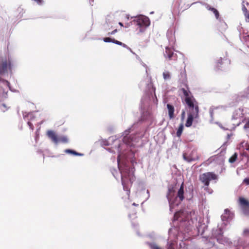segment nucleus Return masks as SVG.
<instances>
[{"label":"nucleus","instance_id":"nucleus-1","mask_svg":"<svg viewBox=\"0 0 249 249\" xmlns=\"http://www.w3.org/2000/svg\"><path fill=\"white\" fill-rule=\"evenodd\" d=\"M181 90L185 96V101L189 108L188 117L185 123V126L188 127L192 125L194 119L199 117V107L194 97L189 96V92L184 88H182Z\"/></svg>","mask_w":249,"mask_h":249},{"label":"nucleus","instance_id":"nucleus-2","mask_svg":"<svg viewBox=\"0 0 249 249\" xmlns=\"http://www.w3.org/2000/svg\"><path fill=\"white\" fill-rule=\"evenodd\" d=\"M175 194L176 191L175 187L173 186H169L168 189L166 197L168 200L171 209L173 208L174 205L178 206L179 205L184 199L183 182L181 183L176 195H175Z\"/></svg>","mask_w":249,"mask_h":249},{"label":"nucleus","instance_id":"nucleus-3","mask_svg":"<svg viewBox=\"0 0 249 249\" xmlns=\"http://www.w3.org/2000/svg\"><path fill=\"white\" fill-rule=\"evenodd\" d=\"M121 173L122 183L124 189L126 191L129 190V183L131 185L133 180V176L130 175L129 168H125L124 170H122L119 168Z\"/></svg>","mask_w":249,"mask_h":249},{"label":"nucleus","instance_id":"nucleus-4","mask_svg":"<svg viewBox=\"0 0 249 249\" xmlns=\"http://www.w3.org/2000/svg\"><path fill=\"white\" fill-rule=\"evenodd\" d=\"M47 135L51 141L56 144L60 142L66 143L69 142L68 138L66 136L63 135L58 136L53 130L48 131Z\"/></svg>","mask_w":249,"mask_h":249},{"label":"nucleus","instance_id":"nucleus-5","mask_svg":"<svg viewBox=\"0 0 249 249\" xmlns=\"http://www.w3.org/2000/svg\"><path fill=\"white\" fill-rule=\"evenodd\" d=\"M217 176L213 172H206L199 176V179L205 186L208 187L210 181L212 180H216Z\"/></svg>","mask_w":249,"mask_h":249},{"label":"nucleus","instance_id":"nucleus-6","mask_svg":"<svg viewBox=\"0 0 249 249\" xmlns=\"http://www.w3.org/2000/svg\"><path fill=\"white\" fill-rule=\"evenodd\" d=\"M135 23L140 28V32L143 31V29L148 27L150 23L149 19L146 16L139 17L137 19L134 20Z\"/></svg>","mask_w":249,"mask_h":249},{"label":"nucleus","instance_id":"nucleus-7","mask_svg":"<svg viewBox=\"0 0 249 249\" xmlns=\"http://www.w3.org/2000/svg\"><path fill=\"white\" fill-rule=\"evenodd\" d=\"M11 61L9 58L1 59L0 60V75L5 73L8 69H11Z\"/></svg>","mask_w":249,"mask_h":249},{"label":"nucleus","instance_id":"nucleus-8","mask_svg":"<svg viewBox=\"0 0 249 249\" xmlns=\"http://www.w3.org/2000/svg\"><path fill=\"white\" fill-rule=\"evenodd\" d=\"M239 204L243 213L246 214H249V201L245 198L240 197L239 198Z\"/></svg>","mask_w":249,"mask_h":249},{"label":"nucleus","instance_id":"nucleus-9","mask_svg":"<svg viewBox=\"0 0 249 249\" xmlns=\"http://www.w3.org/2000/svg\"><path fill=\"white\" fill-rule=\"evenodd\" d=\"M164 56L167 57L169 60H176L177 59V55L175 53L172 49L168 47L165 48Z\"/></svg>","mask_w":249,"mask_h":249},{"label":"nucleus","instance_id":"nucleus-10","mask_svg":"<svg viewBox=\"0 0 249 249\" xmlns=\"http://www.w3.org/2000/svg\"><path fill=\"white\" fill-rule=\"evenodd\" d=\"M196 154V152L194 150L192 151L191 154L188 156L187 155L186 153H183V158L184 160H186L188 162L195 161L196 160H197L198 158L197 155L195 156Z\"/></svg>","mask_w":249,"mask_h":249},{"label":"nucleus","instance_id":"nucleus-11","mask_svg":"<svg viewBox=\"0 0 249 249\" xmlns=\"http://www.w3.org/2000/svg\"><path fill=\"white\" fill-rule=\"evenodd\" d=\"M224 62L222 58H218L215 63V70L217 71L219 70H224L225 66H224Z\"/></svg>","mask_w":249,"mask_h":249},{"label":"nucleus","instance_id":"nucleus-12","mask_svg":"<svg viewBox=\"0 0 249 249\" xmlns=\"http://www.w3.org/2000/svg\"><path fill=\"white\" fill-rule=\"evenodd\" d=\"M167 108L168 109V116L170 119H173L175 118L174 111L175 108L173 105L169 104L167 105Z\"/></svg>","mask_w":249,"mask_h":249},{"label":"nucleus","instance_id":"nucleus-13","mask_svg":"<svg viewBox=\"0 0 249 249\" xmlns=\"http://www.w3.org/2000/svg\"><path fill=\"white\" fill-rule=\"evenodd\" d=\"M208 9L213 12V13L214 14L215 17L216 19H218L219 18V13L217 9H216L215 8H214L213 7H208Z\"/></svg>","mask_w":249,"mask_h":249},{"label":"nucleus","instance_id":"nucleus-14","mask_svg":"<svg viewBox=\"0 0 249 249\" xmlns=\"http://www.w3.org/2000/svg\"><path fill=\"white\" fill-rule=\"evenodd\" d=\"M242 10L244 12L246 18V21L247 22H249V12H248L247 9L246 8L245 5L243 6Z\"/></svg>","mask_w":249,"mask_h":249},{"label":"nucleus","instance_id":"nucleus-15","mask_svg":"<svg viewBox=\"0 0 249 249\" xmlns=\"http://www.w3.org/2000/svg\"><path fill=\"white\" fill-rule=\"evenodd\" d=\"M183 130V125L182 124H181L179 125L178 130L177 132V136L178 137H179L181 136V135L182 133Z\"/></svg>","mask_w":249,"mask_h":249},{"label":"nucleus","instance_id":"nucleus-16","mask_svg":"<svg viewBox=\"0 0 249 249\" xmlns=\"http://www.w3.org/2000/svg\"><path fill=\"white\" fill-rule=\"evenodd\" d=\"M237 154L236 153H235L229 159V162L232 163L234 162L237 158Z\"/></svg>","mask_w":249,"mask_h":249},{"label":"nucleus","instance_id":"nucleus-17","mask_svg":"<svg viewBox=\"0 0 249 249\" xmlns=\"http://www.w3.org/2000/svg\"><path fill=\"white\" fill-rule=\"evenodd\" d=\"M65 151L67 153L72 154H73V155H76V156H81L82 155L80 153H77L75 151H74V150H72L71 149H66Z\"/></svg>","mask_w":249,"mask_h":249},{"label":"nucleus","instance_id":"nucleus-18","mask_svg":"<svg viewBox=\"0 0 249 249\" xmlns=\"http://www.w3.org/2000/svg\"><path fill=\"white\" fill-rule=\"evenodd\" d=\"M113 43H115L116 44H117V45H121V46H123L124 47V48H127V46L126 44L119 41H118L117 40H115V39H113Z\"/></svg>","mask_w":249,"mask_h":249},{"label":"nucleus","instance_id":"nucleus-19","mask_svg":"<svg viewBox=\"0 0 249 249\" xmlns=\"http://www.w3.org/2000/svg\"><path fill=\"white\" fill-rule=\"evenodd\" d=\"M163 76L164 79H168L170 78V75L168 71L164 72L163 73Z\"/></svg>","mask_w":249,"mask_h":249},{"label":"nucleus","instance_id":"nucleus-20","mask_svg":"<svg viewBox=\"0 0 249 249\" xmlns=\"http://www.w3.org/2000/svg\"><path fill=\"white\" fill-rule=\"evenodd\" d=\"M149 246L151 249H161L155 244H150Z\"/></svg>","mask_w":249,"mask_h":249},{"label":"nucleus","instance_id":"nucleus-21","mask_svg":"<svg viewBox=\"0 0 249 249\" xmlns=\"http://www.w3.org/2000/svg\"><path fill=\"white\" fill-rule=\"evenodd\" d=\"M114 38H111L110 37H105L103 38V40L105 42H112Z\"/></svg>","mask_w":249,"mask_h":249},{"label":"nucleus","instance_id":"nucleus-22","mask_svg":"<svg viewBox=\"0 0 249 249\" xmlns=\"http://www.w3.org/2000/svg\"><path fill=\"white\" fill-rule=\"evenodd\" d=\"M175 246V244L174 243H173V242L170 243L168 245L167 249H174Z\"/></svg>","mask_w":249,"mask_h":249},{"label":"nucleus","instance_id":"nucleus-23","mask_svg":"<svg viewBox=\"0 0 249 249\" xmlns=\"http://www.w3.org/2000/svg\"><path fill=\"white\" fill-rule=\"evenodd\" d=\"M237 111H239L240 112V114L239 115V117H244V113H243L244 109L243 108H239L238 109Z\"/></svg>","mask_w":249,"mask_h":249},{"label":"nucleus","instance_id":"nucleus-24","mask_svg":"<svg viewBox=\"0 0 249 249\" xmlns=\"http://www.w3.org/2000/svg\"><path fill=\"white\" fill-rule=\"evenodd\" d=\"M27 124L29 125L30 128L32 130H33L34 128V126L33 124L30 122H28L27 123Z\"/></svg>","mask_w":249,"mask_h":249},{"label":"nucleus","instance_id":"nucleus-25","mask_svg":"<svg viewBox=\"0 0 249 249\" xmlns=\"http://www.w3.org/2000/svg\"><path fill=\"white\" fill-rule=\"evenodd\" d=\"M185 116V112L184 110H182V111L181 112V120L183 121L184 119Z\"/></svg>","mask_w":249,"mask_h":249},{"label":"nucleus","instance_id":"nucleus-26","mask_svg":"<svg viewBox=\"0 0 249 249\" xmlns=\"http://www.w3.org/2000/svg\"><path fill=\"white\" fill-rule=\"evenodd\" d=\"M244 234L246 236H249V229H246L244 230Z\"/></svg>","mask_w":249,"mask_h":249},{"label":"nucleus","instance_id":"nucleus-27","mask_svg":"<svg viewBox=\"0 0 249 249\" xmlns=\"http://www.w3.org/2000/svg\"><path fill=\"white\" fill-rule=\"evenodd\" d=\"M243 183L246 185H249V178H246L243 180Z\"/></svg>","mask_w":249,"mask_h":249},{"label":"nucleus","instance_id":"nucleus-28","mask_svg":"<svg viewBox=\"0 0 249 249\" xmlns=\"http://www.w3.org/2000/svg\"><path fill=\"white\" fill-rule=\"evenodd\" d=\"M118 31L117 29H115L114 30H113V31H112L111 32H109L108 33V35L109 36L110 35H114L116 33H117Z\"/></svg>","mask_w":249,"mask_h":249},{"label":"nucleus","instance_id":"nucleus-29","mask_svg":"<svg viewBox=\"0 0 249 249\" xmlns=\"http://www.w3.org/2000/svg\"><path fill=\"white\" fill-rule=\"evenodd\" d=\"M245 94H246V95H245L246 97H248L249 96V87L245 90Z\"/></svg>","mask_w":249,"mask_h":249},{"label":"nucleus","instance_id":"nucleus-30","mask_svg":"<svg viewBox=\"0 0 249 249\" xmlns=\"http://www.w3.org/2000/svg\"><path fill=\"white\" fill-rule=\"evenodd\" d=\"M249 127V123H247L244 125V128H247Z\"/></svg>","mask_w":249,"mask_h":249},{"label":"nucleus","instance_id":"nucleus-31","mask_svg":"<svg viewBox=\"0 0 249 249\" xmlns=\"http://www.w3.org/2000/svg\"><path fill=\"white\" fill-rule=\"evenodd\" d=\"M178 213L177 212L175 213V215H174V218H177V217H178Z\"/></svg>","mask_w":249,"mask_h":249},{"label":"nucleus","instance_id":"nucleus-32","mask_svg":"<svg viewBox=\"0 0 249 249\" xmlns=\"http://www.w3.org/2000/svg\"><path fill=\"white\" fill-rule=\"evenodd\" d=\"M246 149L247 151H249V144L247 145L246 147Z\"/></svg>","mask_w":249,"mask_h":249},{"label":"nucleus","instance_id":"nucleus-33","mask_svg":"<svg viewBox=\"0 0 249 249\" xmlns=\"http://www.w3.org/2000/svg\"><path fill=\"white\" fill-rule=\"evenodd\" d=\"M119 24L121 27H123V26H124V25H123V24L122 22H119Z\"/></svg>","mask_w":249,"mask_h":249},{"label":"nucleus","instance_id":"nucleus-34","mask_svg":"<svg viewBox=\"0 0 249 249\" xmlns=\"http://www.w3.org/2000/svg\"><path fill=\"white\" fill-rule=\"evenodd\" d=\"M119 158H120V156H119L118 157V158H117V161H118V163H119L120 160Z\"/></svg>","mask_w":249,"mask_h":249},{"label":"nucleus","instance_id":"nucleus-35","mask_svg":"<svg viewBox=\"0 0 249 249\" xmlns=\"http://www.w3.org/2000/svg\"><path fill=\"white\" fill-rule=\"evenodd\" d=\"M189 7V5H187V6H186V9H187V8H188Z\"/></svg>","mask_w":249,"mask_h":249},{"label":"nucleus","instance_id":"nucleus-36","mask_svg":"<svg viewBox=\"0 0 249 249\" xmlns=\"http://www.w3.org/2000/svg\"><path fill=\"white\" fill-rule=\"evenodd\" d=\"M133 205H135V206H137V205H138L137 204H135V203H134L133 204Z\"/></svg>","mask_w":249,"mask_h":249},{"label":"nucleus","instance_id":"nucleus-37","mask_svg":"<svg viewBox=\"0 0 249 249\" xmlns=\"http://www.w3.org/2000/svg\"><path fill=\"white\" fill-rule=\"evenodd\" d=\"M225 212H229V211L228 209H225Z\"/></svg>","mask_w":249,"mask_h":249},{"label":"nucleus","instance_id":"nucleus-38","mask_svg":"<svg viewBox=\"0 0 249 249\" xmlns=\"http://www.w3.org/2000/svg\"><path fill=\"white\" fill-rule=\"evenodd\" d=\"M1 80V79L0 78V80Z\"/></svg>","mask_w":249,"mask_h":249}]
</instances>
